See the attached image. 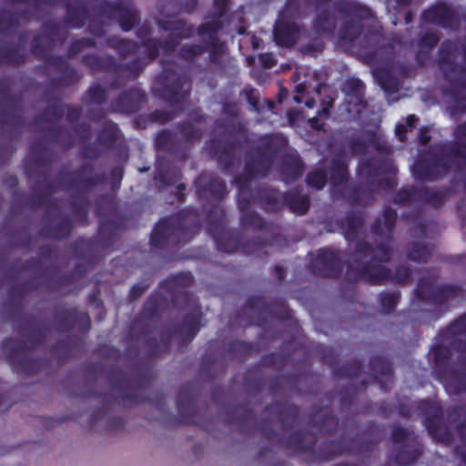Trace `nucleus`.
<instances>
[{
    "instance_id": "nucleus-8",
    "label": "nucleus",
    "mask_w": 466,
    "mask_h": 466,
    "mask_svg": "<svg viewBox=\"0 0 466 466\" xmlns=\"http://www.w3.org/2000/svg\"><path fill=\"white\" fill-rule=\"evenodd\" d=\"M272 65L273 64H268L267 66H268V67H270V66H272Z\"/></svg>"
},
{
    "instance_id": "nucleus-4",
    "label": "nucleus",
    "mask_w": 466,
    "mask_h": 466,
    "mask_svg": "<svg viewBox=\"0 0 466 466\" xmlns=\"http://www.w3.org/2000/svg\"><path fill=\"white\" fill-rule=\"evenodd\" d=\"M415 121H416L415 116H413V115L409 116L408 118H407V125L409 127H411L414 124Z\"/></svg>"
},
{
    "instance_id": "nucleus-1",
    "label": "nucleus",
    "mask_w": 466,
    "mask_h": 466,
    "mask_svg": "<svg viewBox=\"0 0 466 466\" xmlns=\"http://www.w3.org/2000/svg\"><path fill=\"white\" fill-rule=\"evenodd\" d=\"M308 182L312 187H315L317 188H321L326 183V176L320 170L312 172L308 177Z\"/></svg>"
},
{
    "instance_id": "nucleus-5",
    "label": "nucleus",
    "mask_w": 466,
    "mask_h": 466,
    "mask_svg": "<svg viewBox=\"0 0 466 466\" xmlns=\"http://www.w3.org/2000/svg\"><path fill=\"white\" fill-rule=\"evenodd\" d=\"M310 123L313 128L319 129L321 127V125L318 124V121L316 119H311Z\"/></svg>"
},
{
    "instance_id": "nucleus-3",
    "label": "nucleus",
    "mask_w": 466,
    "mask_h": 466,
    "mask_svg": "<svg viewBox=\"0 0 466 466\" xmlns=\"http://www.w3.org/2000/svg\"><path fill=\"white\" fill-rule=\"evenodd\" d=\"M275 39L279 45H288L289 44L288 42L281 40L279 28H277L275 30Z\"/></svg>"
},
{
    "instance_id": "nucleus-2",
    "label": "nucleus",
    "mask_w": 466,
    "mask_h": 466,
    "mask_svg": "<svg viewBox=\"0 0 466 466\" xmlns=\"http://www.w3.org/2000/svg\"><path fill=\"white\" fill-rule=\"evenodd\" d=\"M395 131H396V134L400 137V140L402 141L404 139L402 137V134L406 131L405 127L403 125L400 124L396 127Z\"/></svg>"
},
{
    "instance_id": "nucleus-6",
    "label": "nucleus",
    "mask_w": 466,
    "mask_h": 466,
    "mask_svg": "<svg viewBox=\"0 0 466 466\" xmlns=\"http://www.w3.org/2000/svg\"><path fill=\"white\" fill-rule=\"evenodd\" d=\"M420 140L423 143H427L429 141V137L426 135H424V133L421 132V134H420Z\"/></svg>"
},
{
    "instance_id": "nucleus-7",
    "label": "nucleus",
    "mask_w": 466,
    "mask_h": 466,
    "mask_svg": "<svg viewBox=\"0 0 466 466\" xmlns=\"http://www.w3.org/2000/svg\"><path fill=\"white\" fill-rule=\"evenodd\" d=\"M294 100H295L297 103H300V99H299L298 96H295V97H294Z\"/></svg>"
}]
</instances>
